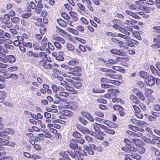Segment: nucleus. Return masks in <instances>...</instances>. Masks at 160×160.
Instances as JSON below:
<instances>
[{
    "label": "nucleus",
    "instance_id": "f257e3e1",
    "mask_svg": "<svg viewBox=\"0 0 160 160\" xmlns=\"http://www.w3.org/2000/svg\"><path fill=\"white\" fill-rule=\"evenodd\" d=\"M101 71L103 72H106L105 74L106 77L115 79H120L122 78V77L118 74L112 73V72H115L114 71L110 69H107L101 68L100 69Z\"/></svg>",
    "mask_w": 160,
    "mask_h": 160
},
{
    "label": "nucleus",
    "instance_id": "f03ea898",
    "mask_svg": "<svg viewBox=\"0 0 160 160\" xmlns=\"http://www.w3.org/2000/svg\"><path fill=\"white\" fill-rule=\"evenodd\" d=\"M69 95V93L66 92H61L59 94L55 95V98L58 99V102H64L65 101V99Z\"/></svg>",
    "mask_w": 160,
    "mask_h": 160
},
{
    "label": "nucleus",
    "instance_id": "7ed1b4c3",
    "mask_svg": "<svg viewBox=\"0 0 160 160\" xmlns=\"http://www.w3.org/2000/svg\"><path fill=\"white\" fill-rule=\"evenodd\" d=\"M63 154V156L65 158H67L69 160H71V158H77V154H73L72 152L65 151L64 152Z\"/></svg>",
    "mask_w": 160,
    "mask_h": 160
},
{
    "label": "nucleus",
    "instance_id": "20e7f679",
    "mask_svg": "<svg viewBox=\"0 0 160 160\" xmlns=\"http://www.w3.org/2000/svg\"><path fill=\"white\" fill-rule=\"evenodd\" d=\"M69 146L70 148L76 151V152H79V150H81V147L78 146L77 142L73 139L70 141Z\"/></svg>",
    "mask_w": 160,
    "mask_h": 160
},
{
    "label": "nucleus",
    "instance_id": "39448f33",
    "mask_svg": "<svg viewBox=\"0 0 160 160\" xmlns=\"http://www.w3.org/2000/svg\"><path fill=\"white\" fill-rule=\"evenodd\" d=\"M132 108L134 111V113L137 117L140 119L143 117V115L141 112V110L139 107L136 105H132Z\"/></svg>",
    "mask_w": 160,
    "mask_h": 160
},
{
    "label": "nucleus",
    "instance_id": "423d86ee",
    "mask_svg": "<svg viewBox=\"0 0 160 160\" xmlns=\"http://www.w3.org/2000/svg\"><path fill=\"white\" fill-rule=\"evenodd\" d=\"M69 69L71 70V72H69V73L71 74L74 75L75 76H78V72H80L82 69L80 67H76L74 68L69 67Z\"/></svg>",
    "mask_w": 160,
    "mask_h": 160
},
{
    "label": "nucleus",
    "instance_id": "0eeeda50",
    "mask_svg": "<svg viewBox=\"0 0 160 160\" xmlns=\"http://www.w3.org/2000/svg\"><path fill=\"white\" fill-rule=\"evenodd\" d=\"M145 80L147 84L150 86L153 85L155 82V78L151 76H148Z\"/></svg>",
    "mask_w": 160,
    "mask_h": 160
},
{
    "label": "nucleus",
    "instance_id": "6e6552de",
    "mask_svg": "<svg viewBox=\"0 0 160 160\" xmlns=\"http://www.w3.org/2000/svg\"><path fill=\"white\" fill-rule=\"evenodd\" d=\"M113 27L116 29H118L122 33L124 34H125L128 35H130V33L128 32V31H127L126 30L125 28H122L121 27H120L119 25L117 24H114L113 25Z\"/></svg>",
    "mask_w": 160,
    "mask_h": 160
},
{
    "label": "nucleus",
    "instance_id": "1a4fd4ad",
    "mask_svg": "<svg viewBox=\"0 0 160 160\" xmlns=\"http://www.w3.org/2000/svg\"><path fill=\"white\" fill-rule=\"evenodd\" d=\"M10 139L9 137L0 138V145L4 146L8 145L9 143L8 141Z\"/></svg>",
    "mask_w": 160,
    "mask_h": 160
},
{
    "label": "nucleus",
    "instance_id": "9d476101",
    "mask_svg": "<svg viewBox=\"0 0 160 160\" xmlns=\"http://www.w3.org/2000/svg\"><path fill=\"white\" fill-rule=\"evenodd\" d=\"M93 128L96 132L100 135L102 134L103 132L100 130V128H101V124L97 123H95L93 124Z\"/></svg>",
    "mask_w": 160,
    "mask_h": 160
},
{
    "label": "nucleus",
    "instance_id": "9b49d317",
    "mask_svg": "<svg viewBox=\"0 0 160 160\" xmlns=\"http://www.w3.org/2000/svg\"><path fill=\"white\" fill-rule=\"evenodd\" d=\"M5 63L8 62L9 63L13 62L15 61L16 58L14 56L10 55L7 56L5 58Z\"/></svg>",
    "mask_w": 160,
    "mask_h": 160
},
{
    "label": "nucleus",
    "instance_id": "f8f14e48",
    "mask_svg": "<svg viewBox=\"0 0 160 160\" xmlns=\"http://www.w3.org/2000/svg\"><path fill=\"white\" fill-rule=\"evenodd\" d=\"M150 69L151 72L154 75L156 76L160 77V72H158L153 66H151Z\"/></svg>",
    "mask_w": 160,
    "mask_h": 160
},
{
    "label": "nucleus",
    "instance_id": "ddd939ff",
    "mask_svg": "<svg viewBox=\"0 0 160 160\" xmlns=\"http://www.w3.org/2000/svg\"><path fill=\"white\" fill-rule=\"evenodd\" d=\"M47 38H44L41 42L42 45L40 46V50H44L47 46Z\"/></svg>",
    "mask_w": 160,
    "mask_h": 160
},
{
    "label": "nucleus",
    "instance_id": "4468645a",
    "mask_svg": "<svg viewBox=\"0 0 160 160\" xmlns=\"http://www.w3.org/2000/svg\"><path fill=\"white\" fill-rule=\"evenodd\" d=\"M36 58H46L47 56V54L46 52H41L38 53H36Z\"/></svg>",
    "mask_w": 160,
    "mask_h": 160
},
{
    "label": "nucleus",
    "instance_id": "2eb2a0df",
    "mask_svg": "<svg viewBox=\"0 0 160 160\" xmlns=\"http://www.w3.org/2000/svg\"><path fill=\"white\" fill-rule=\"evenodd\" d=\"M129 8L131 10H137L138 11V9L143 10L144 8L142 7L137 6L135 4H132L129 6Z\"/></svg>",
    "mask_w": 160,
    "mask_h": 160
},
{
    "label": "nucleus",
    "instance_id": "dca6fc26",
    "mask_svg": "<svg viewBox=\"0 0 160 160\" xmlns=\"http://www.w3.org/2000/svg\"><path fill=\"white\" fill-rule=\"evenodd\" d=\"M37 7L35 10V12L39 13L41 12L42 8H43V5L42 4H39L36 5Z\"/></svg>",
    "mask_w": 160,
    "mask_h": 160
},
{
    "label": "nucleus",
    "instance_id": "f3484780",
    "mask_svg": "<svg viewBox=\"0 0 160 160\" xmlns=\"http://www.w3.org/2000/svg\"><path fill=\"white\" fill-rule=\"evenodd\" d=\"M65 89L68 91L71 94H75L77 93V92L72 87H70L68 85V87H65Z\"/></svg>",
    "mask_w": 160,
    "mask_h": 160
},
{
    "label": "nucleus",
    "instance_id": "a211bd4d",
    "mask_svg": "<svg viewBox=\"0 0 160 160\" xmlns=\"http://www.w3.org/2000/svg\"><path fill=\"white\" fill-rule=\"evenodd\" d=\"M1 20L2 22L5 23V25L8 28H10L12 26V24L9 20L5 21L3 18H1Z\"/></svg>",
    "mask_w": 160,
    "mask_h": 160
},
{
    "label": "nucleus",
    "instance_id": "6ab92c4d",
    "mask_svg": "<svg viewBox=\"0 0 160 160\" xmlns=\"http://www.w3.org/2000/svg\"><path fill=\"white\" fill-rule=\"evenodd\" d=\"M137 151V149L133 147H128L127 152L131 154L132 153H133L136 152Z\"/></svg>",
    "mask_w": 160,
    "mask_h": 160
},
{
    "label": "nucleus",
    "instance_id": "aec40b11",
    "mask_svg": "<svg viewBox=\"0 0 160 160\" xmlns=\"http://www.w3.org/2000/svg\"><path fill=\"white\" fill-rule=\"evenodd\" d=\"M130 156L132 158L135 159L137 160H139L141 159L142 157L139 154H138L135 152L132 153L131 154H129Z\"/></svg>",
    "mask_w": 160,
    "mask_h": 160
},
{
    "label": "nucleus",
    "instance_id": "412c9836",
    "mask_svg": "<svg viewBox=\"0 0 160 160\" xmlns=\"http://www.w3.org/2000/svg\"><path fill=\"white\" fill-rule=\"evenodd\" d=\"M70 15L73 18V20L75 21H77L78 20L77 14L75 12L70 11L69 13Z\"/></svg>",
    "mask_w": 160,
    "mask_h": 160
},
{
    "label": "nucleus",
    "instance_id": "4be33fe9",
    "mask_svg": "<svg viewBox=\"0 0 160 160\" xmlns=\"http://www.w3.org/2000/svg\"><path fill=\"white\" fill-rule=\"evenodd\" d=\"M130 98L131 100L135 103H138L139 102L138 99L135 95H132Z\"/></svg>",
    "mask_w": 160,
    "mask_h": 160
},
{
    "label": "nucleus",
    "instance_id": "5701e85b",
    "mask_svg": "<svg viewBox=\"0 0 160 160\" xmlns=\"http://www.w3.org/2000/svg\"><path fill=\"white\" fill-rule=\"evenodd\" d=\"M63 114L66 116L70 117L73 115L72 112L68 110H64L63 111Z\"/></svg>",
    "mask_w": 160,
    "mask_h": 160
},
{
    "label": "nucleus",
    "instance_id": "b1692460",
    "mask_svg": "<svg viewBox=\"0 0 160 160\" xmlns=\"http://www.w3.org/2000/svg\"><path fill=\"white\" fill-rule=\"evenodd\" d=\"M143 139L144 141H145L147 143H151L152 144H154V139L152 138L151 140V139L148 138L146 137H144L143 138Z\"/></svg>",
    "mask_w": 160,
    "mask_h": 160
},
{
    "label": "nucleus",
    "instance_id": "393cba45",
    "mask_svg": "<svg viewBox=\"0 0 160 160\" xmlns=\"http://www.w3.org/2000/svg\"><path fill=\"white\" fill-rule=\"evenodd\" d=\"M121 59L122 58L121 57L117 58H116V60L109 59L108 62L109 64H115L117 62V61H120Z\"/></svg>",
    "mask_w": 160,
    "mask_h": 160
},
{
    "label": "nucleus",
    "instance_id": "a878e982",
    "mask_svg": "<svg viewBox=\"0 0 160 160\" xmlns=\"http://www.w3.org/2000/svg\"><path fill=\"white\" fill-rule=\"evenodd\" d=\"M19 29V27L17 25H15L14 26V28L10 29V31L12 34H16L17 33V30H18Z\"/></svg>",
    "mask_w": 160,
    "mask_h": 160
},
{
    "label": "nucleus",
    "instance_id": "bb28decb",
    "mask_svg": "<svg viewBox=\"0 0 160 160\" xmlns=\"http://www.w3.org/2000/svg\"><path fill=\"white\" fill-rule=\"evenodd\" d=\"M26 55L28 57H31L33 56L34 58H36V53H34L32 51H29L26 52Z\"/></svg>",
    "mask_w": 160,
    "mask_h": 160
},
{
    "label": "nucleus",
    "instance_id": "cd10ccee",
    "mask_svg": "<svg viewBox=\"0 0 160 160\" xmlns=\"http://www.w3.org/2000/svg\"><path fill=\"white\" fill-rule=\"evenodd\" d=\"M67 49L69 51H73L75 50V47L72 44L68 43L66 46Z\"/></svg>",
    "mask_w": 160,
    "mask_h": 160
},
{
    "label": "nucleus",
    "instance_id": "c85d7f7f",
    "mask_svg": "<svg viewBox=\"0 0 160 160\" xmlns=\"http://www.w3.org/2000/svg\"><path fill=\"white\" fill-rule=\"evenodd\" d=\"M72 135L74 138H81L82 136L80 133L77 131L73 132L72 134Z\"/></svg>",
    "mask_w": 160,
    "mask_h": 160
},
{
    "label": "nucleus",
    "instance_id": "c756f323",
    "mask_svg": "<svg viewBox=\"0 0 160 160\" xmlns=\"http://www.w3.org/2000/svg\"><path fill=\"white\" fill-rule=\"evenodd\" d=\"M151 113L153 116H150L149 118H150L151 119H152V118H156V117H159L160 116V113L159 112H152Z\"/></svg>",
    "mask_w": 160,
    "mask_h": 160
},
{
    "label": "nucleus",
    "instance_id": "7c9ffc66",
    "mask_svg": "<svg viewBox=\"0 0 160 160\" xmlns=\"http://www.w3.org/2000/svg\"><path fill=\"white\" fill-rule=\"evenodd\" d=\"M60 84L61 85L65 87H68L69 85V84L68 82L67 81L65 80V78L62 80L60 82Z\"/></svg>",
    "mask_w": 160,
    "mask_h": 160
},
{
    "label": "nucleus",
    "instance_id": "2f4dec72",
    "mask_svg": "<svg viewBox=\"0 0 160 160\" xmlns=\"http://www.w3.org/2000/svg\"><path fill=\"white\" fill-rule=\"evenodd\" d=\"M83 116L89 121L91 122H93L94 121V119L92 116L89 114L86 113Z\"/></svg>",
    "mask_w": 160,
    "mask_h": 160
},
{
    "label": "nucleus",
    "instance_id": "473e14b6",
    "mask_svg": "<svg viewBox=\"0 0 160 160\" xmlns=\"http://www.w3.org/2000/svg\"><path fill=\"white\" fill-rule=\"evenodd\" d=\"M44 68L47 69H53V66L52 65V64L48 63L46 62Z\"/></svg>",
    "mask_w": 160,
    "mask_h": 160
},
{
    "label": "nucleus",
    "instance_id": "72a5a7b5",
    "mask_svg": "<svg viewBox=\"0 0 160 160\" xmlns=\"http://www.w3.org/2000/svg\"><path fill=\"white\" fill-rule=\"evenodd\" d=\"M22 44L26 48H29L32 47V45L31 42H22Z\"/></svg>",
    "mask_w": 160,
    "mask_h": 160
},
{
    "label": "nucleus",
    "instance_id": "f704fd0d",
    "mask_svg": "<svg viewBox=\"0 0 160 160\" xmlns=\"http://www.w3.org/2000/svg\"><path fill=\"white\" fill-rule=\"evenodd\" d=\"M140 75L141 77L145 78V79L148 76V73L147 72L144 71L140 72Z\"/></svg>",
    "mask_w": 160,
    "mask_h": 160
},
{
    "label": "nucleus",
    "instance_id": "c9c22d12",
    "mask_svg": "<svg viewBox=\"0 0 160 160\" xmlns=\"http://www.w3.org/2000/svg\"><path fill=\"white\" fill-rule=\"evenodd\" d=\"M62 16L67 21H69L70 20V17L68 14L65 13H62Z\"/></svg>",
    "mask_w": 160,
    "mask_h": 160
},
{
    "label": "nucleus",
    "instance_id": "e433bc0d",
    "mask_svg": "<svg viewBox=\"0 0 160 160\" xmlns=\"http://www.w3.org/2000/svg\"><path fill=\"white\" fill-rule=\"evenodd\" d=\"M110 52L112 53L118 55H120L122 53L119 50L116 49L111 50L110 51Z\"/></svg>",
    "mask_w": 160,
    "mask_h": 160
},
{
    "label": "nucleus",
    "instance_id": "4c0bfd02",
    "mask_svg": "<svg viewBox=\"0 0 160 160\" xmlns=\"http://www.w3.org/2000/svg\"><path fill=\"white\" fill-rule=\"evenodd\" d=\"M132 35H133L134 37L138 40H141L142 39V38L140 36V34L138 32H134L133 33Z\"/></svg>",
    "mask_w": 160,
    "mask_h": 160
},
{
    "label": "nucleus",
    "instance_id": "58836bf2",
    "mask_svg": "<svg viewBox=\"0 0 160 160\" xmlns=\"http://www.w3.org/2000/svg\"><path fill=\"white\" fill-rule=\"evenodd\" d=\"M6 96V93L5 92L3 91H0V99H4Z\"/></svg>",
    "mask_w": 160,
    "mask_h": 160
},
{
    "label": "nucleus",
    "instance_id": "ea45409f",
    "mask_svg": "<svg viewBox=\"0 0 160 160\" xmlns=\"http://www.w3.org/2000/svg\"><path fill=\"white\" fill-rule=\"evenodd\" d=\"M79 121L82 124L84 125H86L88 123V121L84 119L83 117L80 118L79 119Z\"/></svg>",
    "mask_w": 160,
    "mask_h": 160
},
{
    "label": "nucleus",
    "instance_id": "a19ab883",
    "mask_svg": "<svg viewBox=\"0 0 160 160\" xmlns=\"http://www.w3.org/2000/svg\"><path fill=\"white\" fill-rule=\"evenodd\" d=\"M11 21L13 23H16L19 22L20 19L18 17H14L11 18Z\"/></svg>",
    "mask_w": 160,
    "mask_h": 160
},
{
    "label": "nucleus",
    "instance_id": "79ce46f5",
    "mask_svg": "<svg viewBox=\"0 0 160 160\" xmlns=\"http://www.w3.org/2000/svg\"><path fill=\"white\" fill-rule=\"evenodd\" d=\"M48 127H53L58 129H60L61 128V126L60 125L56 123L48 124Z\"/></svg>",
    "mask_w": 160,
    "mask_h": 160
},
{
    "label": "nucleus",
    "instance_id": "37998d69",
    "mask_svg": "<svg viewBox=\"0 0 160 160\" xmlns=\"http://www.w3.org/2000/svg\"><path fill=\"white\" fill-rule=\"evenodd\" d=\"M117 36L118 37L125 39H128L130 38L129 37L127 36V35L125 34H122L121 33H118L117 35Z\"/></svg>",
    "mask_w": 160,
    "mask_h": 160
},
{
    "label": "nucleus",
    "instance_id": "c03bdc74",
    "mask_svg": "<svg viewBox=\"0 0 160 160\" xmlns=\"http://www.w3.org/2000/svg\"><path fill=\"white\" fill-rule=\"evenodd\" d=\"M32 46L34 49L35 50H38L39 49H40V47L39 46L38 42H34Z\"/></svg>",
    "mask_w": 160,
    "mask_h": 160
},
{
    "label": "nucleus",
    "instance_id": "a18cd8bd",
    "mask_svg": "<svg viewBox=\"0 0 160 160\" xmlns=\"http://www.w3.org/2000/svg\"><path fill=\"white\" fill-rule=\"evenodd\" d=\"M85 150L89 154L91 155L94 154V152L90 148L87 147V148L85 149Z\"/></svg>",
    "mask_w": 160,
    "mask_h": 160
},
{
    "label": "nucleus",
    "instance_id": "49530a36",
    "mask_svg": "<svg viewBox=\"0 0 160 160\" xmlns=\"http://www.w3.org/2000/svg\"><path fill=\"white\" fill-rule=\"evenodd\" d=\"M56 31L61 35H62L65 33V31L61 29L58 27H56Z\"/></svg>",
    "mask_w": 160,
    "mask_h": 160
},
{
    "label": "nucleus",
    "instance_id": "de8ad7c7",
    "mask_svg": "<svg viewBox=\"0 0 160 160\" xmlns=\"http://www.w3.org/2000/svg\"><path fill=\"white\" fill-rule=\"evenodd\" d=\"M81 132L83 134H87L89 132V130L86 128L83 127Z\"/></svg>",
    "mask_w": 160,
    "mask_h": 160
},
{
    "label": "nucleus",
    "instance_id": "09e8293b",
    "mask_svg": "<svg viewBox=\"0 0 160 160\" xmlns=\"http://www.w3.org/2000/svg\"><path fill=\"white\" fill-rule=\"evenodd\" d=\"M109 123H107L106 122V124L108 126H109L110 127H111L112 128H115L117 127L118 126V125L117 124H115V123H114L113 122H109Z\"/></svg>",
    "mask_w": 160,
    "mask_h": 160
},
{
    "label": "nucleus",
    "instance_id": "8fccbe9b",
    "mask_svg": "<svg viewBox=\"0 0 160 160\" xmlns=\"http://www.w3.org/2000/svg\"><path fill=\"white\" fill-rule=\"evenodd\" d=\"M31 15L32 14L31 13L28 12L22 14V17L25 18H27L30 17Z\"/></svg>",
    "mask_w": 160,
    "mask_h": 160
},
{
    "label": "nucleus",
    "instance_id": "3c124183",
    "mask_svg": "<svg viewBox=\"0 0 160 160\" xmlns=\"http://www.w3.org/2000/svg\"><path fill=\"white\" fill-rule=\"evenodd\" d=\"M126 44L128 45V46L131 47H134V43H133L132 40H127L126 42Z\"/></svg>",
    "mask_w": 160,
    "mask_h": 160
},
{
    "label": "nucleus",
    "instance_id": "603ef678",
    "mask_svg": "<svg viewBox=\"0 0 160 160\" xmlns=\"http://www.w3.org/2000/svg\"><path fill=\"white\" fill-rule=\"evenodd\" d=\"M52 88L53 92L54 93H57L59 91V89L55 85H52Z\"/></svg>",
    "mask_w": 160,
    "mask_h": 160
},
{
    "label": "nucleus",
    "instance_id": "864d4df0",
    "mask_svg": "<svg viewBox=\"0 0 160 160\" xmlns=\"http://www.w3.org/2000/svg\"><path fill=\"white\" fill-rule=\"evenodd\" d=\"M78 7L82 11H85V8L84 6L81 3H78L77 4Z\"/></svg>",
    "mask_w": 160,
    "mask_h": 160
},
{
    "label": "nucleus",
    "instance_id": "5fc2aeb1",
    "mask_svg": "<svg viewBox=\"0 0 160 160\" xmlns=\"http://www.w3.org/2000/svg\"><path fill=\"white\" fill-rule=\"evenodd\" d=\"M138 152L140 154H143L145 151V149L144 148L140 147L137 149Z\"/></svg>",
    "mask_w": 160,
    "mask_h": 160
},
{
    "label": "nucleus",
    "instance_id": "6e6d98bb",
    "mask_svg": "<svg viewBox=\"0 0 160 160\" xmlns=\"http://www.w3.org/2000/svg\"><path fill=\"white\" fill-rule=\"evenodd\" d=\"M65 108H70L71 110H76L77 109L78 107L76 105V107H75V106H73V105L72 106H69V105H66L65 106Z\"/></svg>",
    "mask_w": 160,
    "mask_h": 160
},
{
    "label": "nucleus",
    "instance_id": "4d7b16f0",
    "mask_svg": "<svg viewBox=\"0 0 160 160\" xmlns=\"http://www.w3.org/2000/svg\"><path fill=\"white\" fill-rule=\"evenodd\" d=\"M78 63L77 61L75 60H72L68 62V64L69 65L72 66H74L76 65V64Z\"/></svg>",
    "mask_w": 160,
    "mask_h": 160
},
{
    "label": "nucleus",
    "instance_id": "13d9d810",
    "mask_svg": "<svg viewBox=\"0 0 160 160\" xmlns=\"http://www.w3.org/2000/svg\"><path fill=\"white\" fill-rule=\"evenodd\" d=\"M119 115L122 117L126 115V112L122 108L119 111Z\"/></svg>",
    "mask_w": 160,
    "mask_h": 160
},
{
    "label": "nucleus",
    "instance_id": "bf43d9fd",
    "mask_svg": "<svg viewBox=\"0 0 160 160\" xmlns=\"http://www.w3.org/2000/svg\"><path fill=\"white\" fill-rule=\"evenodd\" d=\"M6 130L7 132V134L9 133L11 134H13L14 133V130L11 128H8Z\"/></svg>",
    "mask_w": 160,
    "mask_h": 160
},
{
    "label": "nucleus",
    "instance_id": "052dcab7",
    "mask_svg": "<svg viewBox=\"0 0 160 160\" xmlns=\"http://www.w3.org/2000/svg\"><path fill=\"white\" fill-rule=\"evenodd\" d=\"M94 114L95 115L101 118H103L104 116L102 112L99 111L95 112Z\"/></svg>",
    "mask_w": 160,
    "mask_h": 160
},
{
    "label": "nucleus",
    "instance_id": "680f3d73",
    "mask_svg": "<svg viewBox=\"0 0 160 160\" xmlns=\"http://www.w3.org/2000/svg\"><path fill=\"white\" fill-rule=\"evenodd\" d=\"M95 119L96 120L100 123H105V124H106V122H108L107 121H105L102 119L100 118H95Z\"/></svg>",
    "mask_w": 160,
    "mask_h": 160
},
{
    "label": "nucleus",
    "instance_id": "e2e57ef3",
    "mask_svg": "<svg viewBox=\"0 0 160 160\" xmlns=\"http://www.w3.org/2000/svg\"><path fill=\"white\" fill-rule=\"evenodd\" d=\"M137 96L142 100H144L145 99V97L141 92L138 94Z\"/></svg>",
    "mask_w": 160,
    "mask_h": 160
},
{
    "label": "nucleus",
    "instance_id": "0e129e2a",
    "mask_svg": "<svg viewBox=\"0 0 160 160\" xmlns=\"http://www.w3.org/2000/svg\"><path fill=\"white\" fill-rule=\"evenodd\" d=\"M152 30L153 32H160V27L155 26L152 28Z\"/></svg>",
    "mask_w": 160,
    "mask_h": 160
},
{
    "label": "nucleus",
    "instance_id": "69168bd1",
    "mask_svg": "<svg viewBox=\"0 0 160 160\" xmlns=\"http://www.w3.org/2000/svg\"><path fill=\"white\" fill-rule=\"evenodd\" d=\"M18 67L17 66H13L9 67L8 68V70L10 72H14L17 70Z\"/></svg>",
    "mask_w": 160,
    "mask_h": 160
},
{
    "label": "nucleus",
    "instance_id": "338daca9",
    "mask_svg": "<svg viewBox=\"0 0 160 160\" xmlns=\"http://www.w3.org/2000/svg\"><path fill=\"white\" fill-rule=\"evenodd\" d=\"M54 45L58 49H60L61 48V46L60 43L57 42H55L54 43Z\"/></svg>",
    "mask_w": 160,
    "mask_h": 160
},
{
    "label": "nucleus",
    "instance_id": "774afa93",
    "mask_svg": "<svg viewBox=\"0 0 160 160\" xmlns=\"http://www.w3.org/2000/svg\"><path fill=\"white\" fill-rule=\"evenodd\" d=\"M85 139H86L87 141L88 142H92L93 141V139L88 136L87 135L85 137Z\"/></svg>",
    "mask_w": 160,
    "mask_h": 160
}]
</instances>
